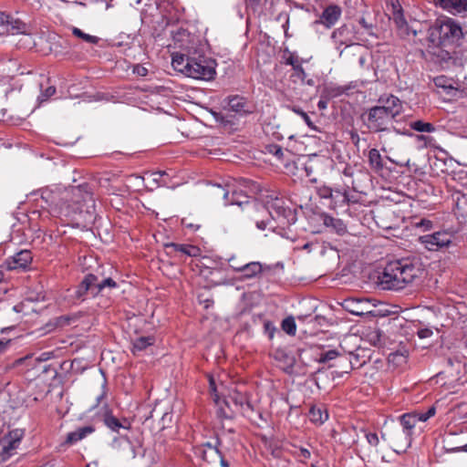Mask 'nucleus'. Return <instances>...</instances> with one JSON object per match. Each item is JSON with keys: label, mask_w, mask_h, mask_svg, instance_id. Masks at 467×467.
Here are the masks:
<instances>
[{"label": "nucleus", "mask_w": 467, "mask_h": 467, "mask_svg": "<svg viewBox=\"0 0 467 467\" xmlns=\"http://www.w3.org/2000/svg\"><path fill=\"white\" fill-rule=\"evenodd\" d=\"M422 264L417 257L389 261L378 275V285L383 290H401L420 278Z\"/></svg>", "instance_id": "f257e3e1"}, {"label": "nucleus", "mask_w": 467, "mask_h": 467, "mask_svg": "<svg viewBox=\"0 0 467 467\" xmlns=\"http://www.w3.org/2000/svg\"><path fill=\"white\" fill-rule=\"evenodd\" d=\"M171 65L175 70L195 79L210 81L216 75L217 63L205 55L204 47L191 53H173Z\"/></svg>", "instance_id": "f03ea898"}, {"label": "nucleus", "mask_w": 467, "mask_h": 467, "mask_svg": "<svg viewBox=\"0 0 467 467\" xmlns=\"http://www.w3.org/2000/svg\"><path fill=\"white\" fill-rule=\"evenodd\" d=\"M62 201L64 203H69L71 208H79L73 215L65 216L66 218L76 220L78 216L85 221L95 219V199L92 188L88 183L63 189Z\"/></svg>", "instance_id": "7ed1b4c3"}, {"label": "nucleus", "mask_w": 467, "mask_h": 467, "mask_svg": "<svg viewBox=\"0 0 467 467\" xmlns=\"http://www.w3.org/2000/svg\"><path fill=\"white\" fill-rule=\"evenodd\" d=\"M263 204L260 206L267 211L270 218L256 220V227L260 230L266 229L272 221L276 222L277 225L283 228L294 224L296 220V213L285 204L284 199L279 198L275 192H266L263 196Z\"/></svg>", "instance_id": "20e7f679"}, {"label": "nucleus", "mask_w": 467, "mask_h": 467, "mask_svg": "<svg viewBox=\"0 0 467 467\" xmlns=\"http://www.w3.org/2000/svg\"><path fill=\"white\" fill-rule=\"evenodd\" d=\"M118 283L111 275H107L104 268L99 267L94 273L87 274L71 294L72 299L84 302L88 297H97L106 291L118 288Z\"/></svg>", "instance_id": "39448f33"}, {"label": "nucleus", "mask_w": 467, "mask_h": 467, "mask_svg": "<svg viewBox=\"0 0 467 467\" xmlns=\"http://www.w3.org/2000/svg\"><path fill=\"white\" fill-rule=\"evenodd\" d=\"M463 33L461 26L450 17L437 19L428 29L429 47L460 46Z\"/></svg>", "instance_id": "423d86ee"}, {"label": "nucleus", "mask_w": 467, "mask_h": 467, "mask_svg": "<svg viewBox=\"0 0 467 467\" xmlns=\"http://www.w3.org/2000/svg\"><path fill=\"white\" fill-rule=\"evenodd\" d=\"M364 125L372 132L389 131L392 120L385 109L379 106H373L361 116Z\"/></svg>", "instance_id": "0eeeda50"}, {"label": "nucleus", "mask_w": 467, "mask_h": 467, "mask_svg": "<svg viewBox=\"0 0 467 467\" xmlns=\"http://www.w3.org/2000/svg\"><path fill=\"white\" fill-rule=\"evenodd\" d=\"M62 191L57 187L54 190L45 189L41 192V198L50 206L51 213L56 216L73 215L78 208H71L69 203L62 201Z\"/></svg>", "instance_id": "6e6552de"}, {"label": "nucleus", "mask_w": 467, "mask_h": 467, "mask_svg": "<svg viewBox=\"0 0 467 467\" xmlns=\"http://www.w3.org/2000/svg\"><path fill=\"white\" fill-rule=\"evenodd\" d=\"M173 47L179 48L182 53H191L192 50L200 49L205 45L202 42L200 36L191 33L185 28L179 27L171 31Z\"/></svg>", "instance_id": "1a4fd4ad"}, {"label": "nucleus", "mask_w": 467, "mask_h": 467, "mask_svg": "<svg viewBox=\"0 0 467 467\" xmlns=\"http://www.w3.org/2000/svg\"><path fill=\"white\" fill-rule=\"evenodd\" d=\"M31 26L16 16L0 11V36L27 32Z\"/></svg>", "instance_id": "9d476101"}, {"label": "nucleus", "mask_w": 467, "mask_h": 467, "mask_svg": "<svg viewBox=\"0 0 467 467\" xmlns=\"http://www.w3.org/2000/svg\"><path fill=\"white\" fill-rule=\"evenodd\" d=\"M331 38L336 45V48L339 50V57H341L344 50L340 49L342 46L346 47H351L355 44V41L362 40L358 33L355 31V27L352 25L344 24L338 28L335 29L331 34Z\"/></svg>", "instance_id": "9b49d317"}, {"label": "nucleus", "mask_w": 467, "mask_h": 467, "mask_svg": "<svg viewBox=\"0 0 467 467\" xmlns=\"http://www.w3.org/2000/svg\"><path fill=\"white\" fill-rule=\"evenodd\" d=\"M225 405L230 410L240 411L244 416L250 417V413L255 410L250 397L246 392L232 391L224 400Z\"/></svg>", "instance_id": "f8f14e48"}, {"label": "nucleus", "mask_w": 467, "mask_h": 467, "mask_svg": "<svg viewBox=\"0 0 467 467\" xmlns=\"http://www.w3.org/2000/svg\"><path fill=\"white\" fill-rule=\"evenodd\" d=\"M23 437L24 431L16 429L0 439V457L3 461L9 459L16 453Z\"/></svg>", "instance_id": "ddd939ff"}, {"label": "nucleus", "mask_w": 467, "mask_h": 467, "mask_svg": "<svg viewBox=\"0 0 467 467\" xmlns=\"http://www.w3.org/2000/svg\"><path fill=\"white\" fill-rule=\"evenodd\" d=\"M431 47L434 48V51L431 52L432 60L440 64L441 67L451 68L462 66V58L458 56L457 51L445 49L444 46Z\"/></svg>", "instance_id": "4468645a"}, {"label": "nucleus", "mask_w": 467, "mask_h": 467, "mask_svg": "<svg viewBox=\"0 0 467 467\" xmlns=\"http://www.w3.org/2000/svg\"><path fill=\"white\" fill-rule=\"evenodd\" d=\"M452 235L446 232H435L420 237V242L430 251H437L451 243Z\"/></svg>", "instance_id": "2eb2a0df"}, {"label": "nucleus", "mask_w": 467, "mask_h": 467, "mask_svg": "<svg viewBox=\"0 0 467 467\" xmlns=\"http://www.w3.org/2000/svg\"><path fill=\"white\" fill-rule=\"evenodd\" d=\"M381 107L394 119L403 112V102L394 95H382L379 99Z\"/></svg>", "instance_id": "dca6fc26"}, {"label": "nucleus", "mask_w": 467, "mask_h": 467, "mask_svg": "<svg viewBox=\"0 0 467 467\" xmlns=\"http://www.w3.org/2000/svg\"><path fill=\"white\" fill-rule=\"evenodd\" d=\"M349 358H345L347 372L363 367L370 359L369 349L358 348L355 352L349 353Z\"/></svg>", "instance_id": "f3484780"}, {"label": "nucleus", "mask_w": 467, "mask_h": 467, "mask_svg": "<svg viewBox=\"0 0 467 467\" xmlns=\"http://www.w3.org/2000/svg\"><path fill=\"white\" fill-rule=\"evenodd\" d=\"M342 9L337 5L331 4L327 5L316 21V24H321L327 28H331L341 17Z\"/></svg>", "instance_id": "a211bd4d"}, {"label": "nucleus", "mask_w": 467, "mask_h": 467, "mask_svg": "<svg viewBox=\"0 0 467 467\" xmlns=\"http://www.w3.org/2000/svg\"><path fill=\"white\" fill-rule=\"evenodd\" d=\"M231 267L234 271L242 274L241 278L243 280L254 278L261 274L265 268L269 269L268 266H264L259 262H250L242 265H231Z\"/></svg>", "instance_id": "6ab92c4d"}, {"label": "nucleus", "mask_w": 467, "mask_h": 467, "mask_svg": "<svg viewBox=\"0 0 467 467\" xmlns=\"http://www.w3.org/2000/svg\"><path fill=\"white\" fill-rule=\"evenodd\" d=\"M435 6L457 16L467 12V0H432Z\"/></svg>", "instance_id": "aec40b11"}, {"label": "nucleus", "mask_w": 467, "mask_h": 467, "mask_svg": "<svg viewBox=\"0 0 467 467\" xmlns=\"http://www.w3.org/2000/svg\"><path fill=\"white\" fill-rule=\"evenodd\" d=\"M140 446L141 445L139 441L137 442V444H135L126 435H120L119 437H115L110 443V447L113 450L120 451V450H125L126 448H129L130 451L129 457L131 459L136 458L138 454H141L142 456L144 455L143 452L140 453L137 451V448H140Z\"/></svg>", "instance_id": "412c9836"}, {"label": "nucleus", "mask_w": 467, "mask_h": 467, "mask_svg": "<svg viewBox=\"0 0 467 467\" xmlns=\"http://www.w3.org/2000/svg\"><path fill=\"white\" fill-rule=\"evenodd\" d=\"M228 108L231 111L241 116L253 112V107L250 102L245 98L237 95L228 98Z\"/></svg>", "instance_id": "4be33fe9"}, {"label": "nucleus", "mask_w": 467, "mask_h": 467, "mask_svg": "<svg viewBox=\"0 0 467 467\" xmlns=\"http://www.w3.org/2000/svg\"><path fill=\"white\" fill-rule=\"evenodd\" d=\"M104 424L112 431L119 432L120 429L129 430L131 426L130 420L126 418L119 420L115 417L111 411L107 410L103 415Z\"/></svg>", "instance_id": "5701e85b"}, {"label": "nucleus", "mask_w": 467, "mask_h": 467, "mask_svg": "<svg viewBox=\"0 0 467 467\" xmlns=\"http://www.w3.org/2000/svg\"><path fill=\"white\" fill-rule=\"evenodd\" d=\"M95 431V427L92 425L83 426L78 428L76 431L68 432L67 434L65 443L68 445H73L78 441L85 439L89 434Z\"/></svg>", "instance_id": "b1692460"}, {"label": "nucleus", "mask_w": 467, "mask_h": 467, "mask_svg": "<svg viewBox=\"0 0 467 467\" xmlns=\"http://www.w3.org/2000/svg\"><path fill=\"white\" fill-rule=\"evenodd\" d=\"M249 198L250 197L244 193L243 190L239 189L234 183H232L228 205L236 204L242 206L244 204H249Z\"/></svg>", "instance_id": "393cba45"}, {"label": "nucleus", "mask_w": 467, "mask_h": 467, "mask_svg": "<svg viewBox=\"0 0 467 467\" xmlns=\"http://www.w3.org/2000/svg\"><path fill=\"white\" fill-rule=\"evenodd\" d=\"M390 12L394 23L399 28L408 27L407 21L403 14V8L399 0H390Z\"/></svg>", "instance_id": "a878e982"}, {"label": "nucleus", "mask_w": 467, "mask_h": 467, "mask_svg": "<svg viewBox=\"0 0 467 467\" xmlns=\"http://www.w3.org/2000/svg\"><path fill=\"white\" fill-rule=\"evenodd\" d=\"M368 164L370 169L376 172H381L385 168V162L383 157L379 153V150L371 149L368 154Z\"/></svg>", "instance_id": "bb28decb"}, {"label": "nucleus", "mask_w": 467, "mask_h": 467, "mask_svg": "<svg viewBox=\"0 0 467 467\" xmlns=\"http://www.w3.org/2000/svg\"><path fill=\"white\" fill-rule=\"evenodd\" d=\"M401 426L406 438L410 439L411 431L415 427L416 423L420 421L418 414L416 412L405 413L400 418Z\"/></svg>", "instance_id": "cd10ccee"}, {"label": "nucleus", "mask_w": 467, "mask_h": 467, "mask_svg": "<svg viewBox=\"0 0 467 467\" xmlns=\"http://www.w3.org/2000/svg\"><path fill=\"white\" fill-rule=\"evenodd\" d=\"M167 253L180 252L188 256H196L199 253V248L191 244H180L175 243H170L165 245Z\"/></svg>", "instance_id": "c85d7f7f"}, {"label": "nucleus", "mask_w": 467, "mask_h": 467, "mask_svg": "<svg viewBox=\"0 0 467 467\" xmlns=\"http://www.w3.org/2000/svg\"><path fill=\"white\" fill-rule=\"evenodd\" d=\"M309 420L316 425H322L328 419L327 411L321 406L312 405L308 412Z\"/></svg>", "instance_id": "c756f323"}, {"label": "nucleus", "mask_w": 467, "mask_h": 467, "mask_svg": "<svg viewBox=\"0 0 467 467\" xmlns=\"http://www.w3.org/2000/svg\"><path fill=\"white\" fill-rule=\"evenodd\" d=\"M274 358H275V359L284 363V365L285 366V370L286 372H289L294 368V366L296 364V358L294 356L288 354L284 349H280V348L276 349L275 351Z\"/></svg>", "instance_id": "7c9ffc66"}, {"label": "nucleus", "mask_w": 467, "mask_h": 467, "mask_svg": "<svg viewBox=\"0 0 467 467\" xmlns=\"http://www.w3.org/2000/svg\"><path fill=\"white\" fill-rule=\"evenodd\" d=\"M323 218H324V220H323L324 221V224L327 227L332 228L338 234H343L346 233L347 227H346V224L344 223V222L341 219L335 218V217L327 215V214H325L323 216Z\"/></svg>", "instance_id": "2f4dec72"}, {"label": "nucleus", "mask_w": 467, "mask_h": 467, "mask_svg": "<svg viewBox=\"0 0 467 467\" xmlns=\"http://www.w3.org/2000/svg\"><path fill=\"white\" fill-rule=\"evenodd\" d=\"M14 268H26L32 262V254L29 250H22L16 253L14 257Z\"/></svg>", "instance_id": "473e14b6"}, {"label": "nucleus", "mask_w": 467, "mask_h": 467, "mask_svg": "<svg viewBox=\"0 0 467 467\" xmlns=\"http://www.w3.org/2000/svg\"><path fill=\"white\" fill-rule=\"evenodd\" d=\"M331 204L334 207L344 206L349 204V194L347 191H341L340 189H333L331 195Z\"/></svg>", "instance_id": "72a5a7b5"}, {"label": "nucleus", "mask_w": 467, "mask_h": 467, "mask_svg": "<svg viewBox=\"0 0 467 467\" xmlns=\"http://www.w3.org/2000/svg\"><path fill=\"white\" fill-rule=\"evenodd\" d=\"M232 183H226L224 186L221 184H213L211 193L215 197H221L224 200V204L228 205Z\"/></svg>", "instance_id": "f704fd0d"}, {"label": "nucleus", "mask_w": 467, "mask_h": 467, "mask_svg": "<svg viewBox=\"0 0 467 467\" xmlns=\"http://www.w3.org/2000/svg\"><path fill=\"white\" fill-rule=\"evenodd\" d=\"M155 342L154 337H140L136 338L132 343V351L135 353L137 351H142L146 349L148 347L153 345Z\"/></svg>", "instance_id": "c9c22d12"}, {"label": "nucleus", "mask_w": 467, "mask_h": 467, "mask_svg": "<svg viewBox=\"0 0 467 467\" xmlns=\"http://www.w3.org/2000/svg\"><path fill=\"white\" fill-rule=\"evenodd\" d=\"M410 127L411 130H416L418 132L431 133L436 130V128L432 123L425 122V121L420 120V119L410 122Z\"/></svg>", "instance_id": "e433bc0d"}, {"label": "nucleus", "mask_w": 467, "mask_h": 467, "mask_svg": "<svg viewBox=\"0 0 467 467\" xmlns=\"http://www.w3.org/2000/svg\"><path fill=\"white\" fill-rule=\"evenodd\" d=\"M72 34L76 37H78V38L82 39L83 41H85L87 43H90V44L96 45L99 41V38L98 36L86 34L81 29H79L78 27H73L72 28Z\"/></svg>", "instance_id": "4c0bfd02"}, {"label": "nucleus", "mask_w": 467, "mask_h": 467, "mask_svg": "<svg viewBox=\"0 0 467 467\" xmlns=\"http://www.w3.org/2000/svg\"><path fill=\"white\" fill-rule=\"evenodd\" d=\"M454 435H449L448 438L444 441V450L447 452H459V451H466L467 452V443L463 445H459L455 447H451L453 442Z\"/></svg>", "instance_id": "58836bf2"}, {"label": "nucleus", "mask_w": 467, "mask_h": 467, "mask_svg": "<svg viewBox=\"0 0 467 467\" xmlns=\"http://www.w3.org/2000/svg\"><path fill=\"white\" fill-rule=\"evenodd\" d=\"M348 89V86H331L326 88L325 92L328 98H337L346 94Z\"/></svg>", "instance_id": "ea45409f"}, {"label": "nucleus", "mask_w": 467, "mask_h": 467, "mask_svg": "<svg viewBox=\"0 0 467 467\" xmlns=\"http://www.w3.org/2000/svg\"><path fill=\"white\" fill-rule=\"evenodd\" d=\"M221 444H222V441L219 438V436L216 435L214 443H213L211 441H207V442L202 444L200 448H203V449L210 451V453L213 454L214 456H220L221 451L219 450V446Z\"/></svg>", "instance_id": "a19ab883"}, {"label": "nucleus", "mask_w": 467, "mask_h": 467, "mask_svg": "<svg viewBox=\"0 0 467 467\" xmlns=\"http://www.w3.org/2000/svg\"><path fill=\"white\" fill-rule=\"evenodd\" d=\"M282 329L290 336H294L296 331V325L294 317H285L281 324Z\"/></svg>", "instance_id": "79ce46f5"}, {"label": "nucleus", "mask_w": 467, "mask_h": 467, "mask_svg": "<svg viewBox=\"0 0 467 467\" xmlns=\"http://www.w3.org/2000/svg\"><path fill=\"white\" fill-rule=\"evenodd\" d=\"M288 108L293 112L299 115L304 119V121L308 126V128H310L311 130H317V127L315 126L314 122L311 120V119L309 118L307 113H306L301 108L296 107V106L288 107Z\"/></svg>", "instance_id": "37998d69"}, {"label": "nucleus", "mask_w": 467, "mask_h": 467, "mask_svg": "<svg viewBox=\"0 0 467 467\" xmlns=\"http://www.w3.org/2000/svg\"><path fill=\"white\" fill-rule=\"evenodd\" d=\"M340 357V353L336 349L327 350L320 353L319 357L317 358L319 363H327L330 360H334L337 358Z\"/></svg>", "instance_id": "c03bdc74"}, {"label": "nucleus", "mask_w": 467, "mask_h": 467, "mask_svg": "<svg viewBox=\"0 0 467 467\" xmlns=\"http://www.w3.org/2000/svg\"><path fill=\"white\" fill-rule=\"evenodd\" d=\"M30 29L26 33H19L18 35H23V37L17 43L19 48H31L35 43L30 35Z\"/></svg>", "instance_id": "a18cd8bd"}, {"label": "nucleus", "mask_w": 467, "mask_h": 467, "mask_svg": "<svg viewBox=\"0 0 467 467\" xmlns=\"http://www.w3.org/2000/svg\"><path fill=\"white\" fill-rule=\"evenodd\" d=\"M294 72L291 74L290 78H293L294 81L296 79L300 80L301 83L305 82V78H306V73L302 67V63H300L297 67L293 68Z\"/></svg>", "instance_id": "49530a36"}, {"label": "nucleus", "mask_w": 467, "mask_h": 467, "mask_svg": "<svg viewBox=\"0 0 467 467\" xmlns=\"http://www.w3.org/2000/svg\"><path fill=\"white\" fill-rule=\"evenodd\" d=\"M456 207L462 215L467 216V194H461L457 198Z\"/></svg>", "instance_id": "de8ad7c7"}, {"label": "nucleus", "mask_w": 467, "mask_h": 467, "mask_svg": "<svg viewBox=\"0 0 467 467\" xmlns=\"http://www.w3.org/2000/svg\"><path fill=\"white\" fill-rule=\"evenodd\" d=\"M76 317L73 316H60L56 318V326L58 327H65L67 326H69L72 321H75Z\"/></svg>", "instance_id": "09e8293b"}, {"label": "nucleus", "mask_w": 467, "mask_h": 467, "mask_svg": "<svg viewBox=\"0 0 467 467\" xmlns=\"http://www.w3.org/2000/svg\"><path fill=\"white\" fill-rule=\"evenodd\" d=\"M345 307L348 311H349L351 314L355 316H363L364 312L363 310H359L356 305L358 304V302H354L353 300H348L345 303Z\"/></svg>", "instance_id": "8fccbe9b"}, {"label": "nucleus", "mask_w": 467, "mask_h": 467, "mask_svg": "<svg viewBox=\"0 0 467 467\" xmlns=\"http://www.w3.org/2000/svg\"><path fill=\"white\" fill-rule=\"evenodd\" d=\"M56 93V88L54 86H49L45 89L41 90V95L38 97L40 102L47 101L49 98H51Z\"/></svg>", "instance_id": "3c124183"}, {"label": "nucleus", "mask_w": 467, "mask_h": 467, "mask_svg": "<svg viewBox=\"0 0 467 467\" xmlns=\"http://www.w3.org/2000/svg\"><path fill=\"white\" fill-rule=\"evenodd\" d=\"M264 332L267 335L269 339H273L277 329L273 322L267 320L264 323Z\"/></svg>", "instance_id": "603ef678"}, {"label": "nucleus", "mask_w": 467, "mask_h": 467, "mask_svg": "<svg viewBox=\"0 0 467 467\" xmlns=\"http://www.w3.org/2000/svg\"><path fill=\"white\" fill-rule=\"evenodd\" d=\"M416 413L418 414L420 421L424 422L435 415L436 409L434 406H431L428 409V410L426 412H416Z\"/></svg>", "instance_id": "864d4df0"}, {"label": "nucleus", "mask_w": 467, "mask_h": 467, "mask_svg": "<svg viewBox=\"0 0 467 467\" xmlns=\"http://www.w3.org/2000/svg\"><path fill=\"white\" fill-rule=\"evenodd\" d=\"M332 191L329 186H322L317 189V194L322 199H331Z\"/></svg>", "instance_id": "5fc2aeb1"}, {"label": "nucleus", "mask_w": 467, "mask_h": 467, "mask_svg": "<svg viewBox=\"0 0 467 467\" xmlns=\"http://www.w3.org/2000/svg\"><path fill=\"white\" fill-rule=\"evenodd\" d=\"M198 453L202 457V459L205 462H210L211 461H215L216 457L213 454L210 453V451L203 449V448H198L197 449Z\"/></svg>", "instance_id": "6e6d98bb"}, {"label": "nucleus", "mask_w": 467, "mask_h": 467, "mask_svg": "<svg viewBox=\"0 0 467 467\" xmlns=\"http://www.w3.org/2000/svg\"><path fill=\"white\" fill-rule=\"evenodd\" d=\"M285 63L286 65L292 66V67H297L300 63H302V59L299 58L297 56H296L293 53H289V56L285 57Z\"/></svg>", "instance_id": "4d7b16f0"}, {"label": "nucleus", "mask_w": 467, "mask_h": 467, "mask_svg": "<svg viewBox=\"0 0 467 467\" xmlns=\"http://www.w3.org/2000/svg\"><path fill=\"white\" fill-rule=\"evenodd\" d=\"M268 152L276 156L278 159L283 158V149L277 144H271L267 147Z\"/></svg>", "instance_id": "13d9d810"}, {"label": "nucleus", "mask_w": 467, "mask_h": 467, "mask_svg": "<svg viewBox=\"0 0 467 467\" xmlns=\"http://www.w3.org/2000/svg\"><path fill=\"white\" fill-rule=\"evenodd\" d=\"M463 434V431H461L460 433H456V432H449L447 434V436L444 438L443 441L448 438L449 435H454V439H453V444L451 445V447H455V446H459V445H463L465 444L466 442H464V441L462 439V435Z\"/></svg>", "instance_id": "bf43d9fd"}, {"label": "nucleus", "mask_w": 467, "mask_h": 467, "mask_svg": "<svg viewBox=\"0 0 467 467\" xmlns=\"http://www.w3.org/2000/svg\"><path fill=\"white\" fill-rule=\"evenodd\" d=\"M366 440H367L368 443L373 447H377L379 443V436L375 432L366 433Z\"/></svg>", "instance_id": "052dcab7"}, {"label": "nucleus", "mask_w": 467, "mask_h": 467, "mask_svg": "<svg viewBox=\"0 0 467 467\" xmlns=\"http://www.w3.org/2000/svg\"><path fill=\"white\" fill-rule=\"evenodd\" d=\"M358 24L364 28L368 36H374L373 33V25L371 23H368L364 17H361L358 20Z\"/></svg>", "instance_id": "680f3d73"}, {"label": "nucleus", "mask_w": 467, "mask_h": 467, "mask_svg": "<svg viewBox=\"0 0 467 467\" xmlns=\"http://www.w3.org/2000/svg\"><path fill=\"white\" fill-rule=\"evenodd\" d=\"M234 411H233V410H231V412H228L223 408H219L217 410V415L221 419L231 420L234 418Z\"/></svg>", "instance_id": "e2e57ef3"}, {"label": "nucleus", "mask_w": 467, "mask_h": 467, "mask_svg": "<svg viewBox=\"0 0 467 467\" xmlns=\"http://www.w3.org/2000/svg\"><path fill=\"white\" fill-rule=\"evenodd\" d=\"M345 358H348V357H340L337 364H332V365H329V367L330 368L331 367H338L339 368H341V371H339L340 374L348 373L346 370Z\"/></svg>", "instance_id": "0e129e2a"}, {"label": "nucleus", "mask_w": 467, "mask_h": 467, "mask_svg": "<svg viewBox=\"0 0 467 467\" xmlns=\"http://www.w3.org/2000/svg\"><path fill=\"white\" fill-rule=\"evenodd\" d=\"M433 332L430 328H420L418 330L417 335L420 338H427L432 336Z\"/></svg>", "instance_id": "69168bd1"}, {"label": "nucleus", "mask_w": 467, "mask_h": 467, "mask_svg": "<svg viewBox=\"0 0 467 467\" xmlns=\"http://www.w3.org/2000/svg\"><path fill=\"white\" fill-rule=\"evenodd\" d=\"M12 340L11 339H0V356L4 354L9 348Z\"/></svg>", "instance_id": "338daca9"}, {"label": "nucleus", "mask_w": 467, "mask_h": 467, "mask_svg": "<svg viewBox=\"0 0 467 467\" xmlns=\"http://www.w3.org/2000/svg\"><path fill=\"white\" fill-rule=\"evenodd\" d=\"M349 135H350V140L353 142V144L355 146H358V142L360 140V138H359V135L358 134V132L355 130H352V131H350Z\"/></svg>", "instance_id": "774afa93"}]
</instances>
